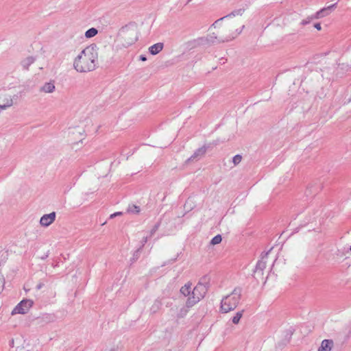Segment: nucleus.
Here are the masks:
<instances>
[{
  "mask_svg": "<svg viewBox=\"0 0 351 351\" xmlns=\"http://www.w3.org/2000/svg\"><path fill=\"white\" fill-rule=\"evenodd\" d=\"M242 30L237 20L226 16L216 21L208 29V40L212 43L226 42L237 37Z\"/></svg>",
  "mask_w": 351,
  "mask_h": 351,
  "instance_id": "nucleus-1",
  "label": "nucleus"
},
{
  "mask_svg": "<svg viewBox=\"0 0 351 351\" xmlns=\"http://www.w3.org/2000/svg\"><path fill=\"white\" fill-rule=\"evenodd\" d=\"M97 62V50L93 45H89L75 58L73 66L79 72H87L95 69Z\"/></svg>",
  "mask_w": 351,
  "mask_h": 351,
  "instance_id": "nucleus-2",
  "label": "nucleus"
},
{
  "mask_svg": "<svg viewBox=\"0 0 351 351\" xmlns=\"http://www.w3.org/2000/svg\"><path fill=\"white\" fill-rule=\"evenodd\" d=\"M209 287V278L207 276L201 278L199 282L193 288L191 295H190L186 302L187 308L192 307L206 295Z\"/></svg>",
  "mask_w": 351,
  "mask_h": 351,
  "instance_id": "nucleus-3",
  "label": "nucleus"
},
{
  "mask_svg": "<svg viewBox=\"0 0 351 351\" xmlns=\"http://www.w3.org/2000/svg\"><path fill=\"white\" fill-rule=\"evenodd\" d=\"M242 295V289L236 287L229 295L223 297L221 301L220 310L223 313L234 311L239 305Z\"/></svg>",
  "mask_w": 351,
  "mask_h": 351,
  "instance_id": "nucleus-4",
  "label": "nucleus"
},
{
  "mask_svg": "<svg viewBox=\"0 0 351 351\" xmlns=\"http://www.w3.org/2000/svg\"><path fill=\"white\" fill-rule=\"evenodd\" d=\"M34 302L32 300L24 299L21 301L12 310V314H25L32 306Z\"/></svg>",
  "mask_w": 351,
  "mask_h": 351,
  "instance_id": "nucleus-5",
  "label": "nucleus"
},
{
  "mask_svg": "<svg viewBox=\"0 0 351 351\" xmlns=\"http://www.w3.org/2000/svg\"><path fill=\"white\" fill-rule=\"evenodd\" d=\"M22 96V92L19 94L14 95L12 97L10 95H3L1 97L2 104H0V110H5L9 107H11L14 103H16L19 99Z\"/></svg>",
  "mask_w": 351,
  "mask_h": 351,
  "instance_id": "nucleus-6",
  "label": "nucleus"
},
{
  "mask_svg": "<svg viewBox=\"0 0 351 351\" xmlns=\"http://www.w3.org/2000/svg\"><path fill=\"white\" fill-rule=\"evenodd\" d=\"M56 216V214L55 212L43 215L40 219V225L43 227H48L54 222Z\"/></svg>",
  "mask_w": 351,
  "mask_h": 351,
  "instance_id": "nucleus-7",
  "label": "nucleus"
},
{
  "mask_svg": "<svg viewBox=\"0 0 351 351\" xmlns=\"http://www.w3.org/2000/svg\"><path fill=\"white\" fill-rule=\"evenodd\" d=\"M208 148V146L207 145H203L202 147L198 148L195 151L193 154L188 159L189 161L193 160H199L202 156H204L206 152L207 149Z\"/></svg>",
  "mask_w": 351,
  "mask_h": 351,
  "instance_id": "nucleus-8",
  "label": "nucleus"
},
{
  "mask_svg": "<svg viewBox=\"0 0 351 351\" xmlns=\"http://www.w3.org/2000/svg\"><path fill=\"white\" fill-rule=\"evenodd\" d=\"M333 341L331 339H324L322 341L321 346L319 348L318 351H330Z\"/></svg>",
  "mask_w": 351,
  "mask_h": 351,
  "instance_id": "nucleus-9",
  "label": "nucleus"
},
{
  "mask_svg": "<svg viewBox=\"0 0 351 351\" xmlns=\"http://www.w3.org/2000/svg\"><path fill=\"white\" fill-rule=\"evenodd\" d=\"M163 47V43H158L149 47V51L151 54L156 55L162 50Z\"/></svg>",
  "mask_w": 351,
  "mask_h": 351,
  "instance_id": "nucleus-10",
  "label": "nucleus"
},
{
  "mask_svg": "<svg viewBox=\"0 0 351 351\" xmlns=\"http://www.w3.org/2000/svg\"><path fill=\"white\" fill-rule=\"evenodd\" d=\"M162 302L160 300H156L152 306L150 307V312L152 314L156 313L161 308L162 306Z\"/></svg>",
  "mask_w": 351,
  "mask_h": 351,
  "instance_id": "nucleus-11",
  "label": "nucleus"
},
{
  "mask_svg": "<svg viewBox=\"0 0 351 351\" xmlns=\"http://www.w3.org/2000/svg\"><path fill=\"white\" fill-rule=\"evenodd\" d=\"M191 285H192V284L191 282H188V283L185 284L184 286H182L180 288V293L182 294H183L184 296L191 295Z\"/></svg>",
  "mask_w": 351,
  "mask_h": 351,
  "instance_id": "nucleus-12",
  "label": "nucleus"
},
{
  "mask_svg": "<svg viewBox=\"0 0 351 351\" xmlns=\"http://www.w3.org/2000/svg\"><path fill=\"white\" fill-rule=\"evenodd\" d=\"M35 61V59L34 57L32 56H29L27 58H26L25 59H24L21 64H22V66L24 69H29V66L32 64Z\"/></svg>",
  "mask_w": 351,
  "mask_h": 351,
  "instance_id": "nucleus-13",
  "label": "nucleus"
},
{
  "mask_svg": "<svg viewBox=\"0 0 351 351\" xmlns=\"http://www.w3.org/2000/svg\"><path fill=\"white\" fill-rule=\"evenodd\" d=\"M140 211V207L134 204H129L127 208V213H128L138 214Z\"/></svg>",
  "mask_w": 351,
  "mask_h": 351,
  "instance_id": "nucleus-14",
  "label": "nucleus"
},
{
  "mask_svg": "<svg viewBox=\"0 0 351 351\" xmlns=\"http://www.w3.org/2000/svg\"><path fill=\"white\" fill-rule=\"evenodd\" d=\"M130 34L132 36V37L128 41H126L127 45H132L136 42L138 40V35L136 30H132Z\"/></svg>",
  "mask_w": 351,
  "mask_h": 351,
  "instance_id": "nucleus-15",
  "label": "nucleus"
},
{
  "mask_svg": "<svg viewBox=\"0 0 351 351\" xmlns=\"http://www.w3.org/2000/svg\"><path fill=\"white\" fill-rule=\"evenodd\" d=\"M243 313L244 310H241L240 311L237 312L234 316L232 318V323L234 324H238L243 315Z\"/></svg>",
  "mask_w": 351,
  "mask_h": 351,
  "instance_id": "nucleus-16",
  "label": "nucleus"
},
{
  "mask_svg": "<svg viewBox=\"0 0 351 351\" xmlns=\"http://www.w3.org/2000/svg\"><path fill=\"white\" fill-rule=\"evenodd\" d=\"M263 258H262V260L258 261L256 265V271H263L265 267H266V262L263 261Z\"/></svg>",
  "mask_w": 351,
  "mask_h": 351,
  "instance_id": "nucleus-17",
  "label": "nucleus"
},
{
  "mask_svg": "<svg viewBox=\"0 0 351 351\" xmlns=\"http://www.w3.org/2000/svg\"><path fill=\"white\" fill-rule=\"evenodd\" d=\"M97 32H98L97 29L92 27L86 32L85 36L86 38H92L95 36L97 34Z\"/></svg>",
  "mask_w": 351,
  "mask_h": 351,
  "instance_id": "nucleus-18",
  "label": "nucleus"
},
{
  "mask_svg": "<svg viewBox=\"0 0 351 351\" xmlns=\"http://www.w3.org/2000/svg\"><path fill=\"white\" fill-rule=\"evenodd\" d=\"M221 241H222L221 236L220 234H217L211 239L210 243L212 245H217V244L220 243L221 242Z\"/></svg>",
  "mask_w": 351,
  "mask_h": 351,
  "instance_id": "nucleus-19",
  "label": "nucleus"
},
{
  "mask_svg": "<svg viewBox=\"0 0 351 351\" xmlns=\"http://www.w3.org/2000/svg\"><path fill=\"white\" fill-rule=\"evenodd\" d=\"M160 226V221L157 222L154 226V227L149 232V237H152L156 232V231L158 230Z\"/></svg>",
  "mask_w": 351,
  "mask_h": 351,
  "instance_id": "nucleus-20",
  "label": "nucleus"
},
{
  "mask_svg": "<svg viewBox=\"0 0 351 351\" xmlns=\"http://www.w3.org/2000/svg\"><path fill=\"white\" fill-rule=\"evenodd\" d=\"M241 160L242 156L239 154H237L233 157L232 162L234 163V165H237L241 162Z\"/></svg>",
  "mask_w": 351,
  "mask_h": 351,
  "instance_id": "nucleus-21",
  "label": "nucleus"
},
{
  "mask_svg": "<svg viewBox=\"0 0 351 351\" xmlns=\"http://www.w3.org/2000/svg\"><path fill=\"white\" fill-rule=\"evenodd\" d=\"M149 238H150L149 237H143V238L142 241H141L142 245H141V247H140V249H141H141H142V247L145 245V244L147 242V241H148V239H149Z\"/></svg>",
  "mask_w": 351,
  "mask_h": 351,
  "instance_id": "nucleus-22",
  "label": "nucleus"
},
{
  "mask_svg": "<svg viewBox=\"0 0 351 351\" xmlns=\"http://www.w3.org/2000/svg\"><path fill=\"white\" fill-rule=\"evenodd\" d=\"M187 313V310L185 308H183L180 311V313L178 315V317H182L184 315H185Z\"/></svg>",
  "mask_w": 351,
  "mask_h": 351,
  "instance_id": "nucleus-23",
  "label": "nucleus"
},
{
  "mask_svg": "<svg viewBox=\"0 0 351 351\" xmlns=\"http://www.w3.org/2000/svg\"><path fill=\"white\" fill-rule=\"evenodd\" d=\"M345 68L347 71L351 69V58L346 63Z\"/></svg>",
  "mask_w": 351,
  "mask_h": 351,
  "instance_id": "nucleus-24",
  "label": "nucleus"
},
{
  "mask_svg": "<svg viewBox=\"0 0 351 351\" xmlns=\"http://www.w3.org/2000/svg\"><path fill=\"white\" fill-rule=\"evenodd\" d=\"M43 286H44V284H43V282H39V283L36 285V289H37V290H39V289H40L41 288H43Z\"/></svg>",
  "mask_w": 351,
  "mask_h": 351,
  "instance_id": "nucleus-25",
  "label": "nucleus"
},
{
  "mask_svg": "<svg viewBox=\"0 0 351 351\" xmlns=\"http://www.w3.org/2000/svg\"><path fill=\"white\" fill-rule=\"evenodd\" d=\"M314 27L319 31H320L322 29V26H321L320 23H315L314 25Z\"/></svg>",
  "mask_w": 351,
  "mask_h": 351,
  "instance_id": "nucleus-26",
  "label": "nucleus"
},
{
  "mask_svg": "<svg viewBox=\"0 0 351 351\" xmlns=\"http://www.w3.org/2000/svg\"><path fill=\"white\" fill-rule=\"evenodd\" d=\"M121 214H122V213H121V212H117V213H113V214H112V215H110V218H113V217H116V216L121 215Z\"/></svg>",
  "mask_w": 351,
  "mask_h": 351,
  "instance_id": "nucleus-27",
  "label": "nucleus"
},
{
  "mask_svg": "<svg viewBox=\"0 0 351 351\" xmlns=\"http://www.w3.org/2000/svg\"><path fill=\"white\" fill-rule=\"evenodd\" d=\"M45 93H51L54 89H43Z\"/></svg>",
  "mask_w": 351,
  "mask_h": 351,
  "instance_id": "nucleus-28",
  "label": "nucleus"
},
{
  "mask_svg": "<svg viewBox=\"0 0 351 351\" xmlns=\"http://www.w3.org/2000/svg\"><path fill=\"white\" fill-rule=\"evenodd\" d=\"M140 250H141V249L139 248L138 250H136V251L135 252V253L134 254V258H138V252H139V251H140Z\"/></svg>",
  "mask_w": 351,
  "mask_h": 351,
  "instance_id": "nucleus-29",
  "label": "nucleus"
},
{
  "mask_svg": "<svg viewBox=\"0 0 351 351\" xmlns=\"http://www.w3.org/2000/svg\"><path fill=\"white\" fill-rule=\"evenodd\" d=\"M49 84V88H55V85L53 84Z\"/></svg>",
  "mask_w": 351,
  "mask_h": 351,
  "instance_id": "nucleus-30",
  "label": "nucleus"
},
{
  "mask_svg": "<svg viewBox=\"0 0 351 351\" xmlns=\"http://www.w3.org/2000/svg\"><path fill=\"white\" fill-rule=\"evenodd\" d=\"M141 60H143V61H145L146 60V58L141 56Z\"/></svg>",
  "mask_w": 351,
  "mask_h": 351,
  "instance_id": "nucleus-31",
  "label": "nucleus"
},
{
  "mask_svg": "<svg viewBox=\"0 0 351 351\" xmlns=\"http://www.w3.org/2000/svg\"><path fill=\"white\" fill-rule=\"evenodd\" d=\"M110 351H114V350H110Z\"/></svg>",
  "mask_w": 351,
  "mask_h": 351,
  "instance_id": "nucleus-32",
  "label": "nucleus"
},
{
  "mask_svg": "<svg viewBox=\"0 0 351 351\" xmlns=\"http://www.w3.org/2000/svg\"><path fill=\"white\" fill-rule=\"evenodd\" d=\"M350 251H351V245H350Z\"/></svg>",
  "mask_w": 351,
  "mask_h": 351,
  "instance_id": "nucleus-33",
  "label": "nucleus"
},
{
  "mask_svg": "<svg viewBox=\"0 0 351 351\" xmlns=\"http://www.w3.org/2000/svg\"><path fill=\"white\" fill-rule=\"evenodd\" d=\"M189 1H191V0H189Z\"/></svg>",
  "mask_w": 351,
  "mask_h": 351,
  "instance_id": "nucleus-34",
  "label": "nucleus"
}]
</instances>
